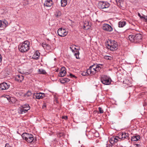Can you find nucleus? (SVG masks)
<instances>
[{"mask_svg":"<svg viewBox=\"0 0 147 147\" xmlns=\"http://www.w3.org/2000/svg\"><path fill=\"white\" fill-rule=\"evenodd\" d=\"M38 72L40 74H46L45 71L42 69H38Z\"/></svg>","mask_w":147,"mask_h":147,"instance_id":"obj_26","label":"nucleus"},{"mask_svg":"<svg viewBox=\"0 0 147 147\" xmlns=\"http://www.w3.org/2000/svg\"><path fill=\"white\" fill-rule=\"evenodd\" d=\"M74 49H76V48H74Z\"/></svg>","mask_w":147,"mask_h":147,"instance_id":"obj_51","label":"nucleus"},{"mask_svg":"<svg viewBox=\"0 0 147 147\" xmlns=\"http://www.w3.org/2000/svg\"><path fill=\"white\" fill-rule=\"evenodd\" d=\"M123 83L127 85H129L131 84V82L129 80L127 79H125L123 81Z\"/></svg>","mask_w":147,"mask_h":147,"instance_id":"obj_27","label":"nucleus"},{"mask_svg":"<svg viewBox=\"0 0 147 147\" xmlns=\"http://www.w3.org/2000/svg\"><path fill=\"white\" fill-rule=\"evenodd\" d=\"M147 104V102L145 101H144L143 103V105L144 106H146Z\"/></svg>","mask_w":147,"mask_h":147,"instance_id":"obj_41","label":"nucleus"},{"mask_svg":"<svg viewBox=\"0 0 147 147\" xmlns=\"http://www.w3.org/2000/svg\"><path fill=\"white\" fill-rule=\"evenodd\" d=\"M24 79V77L22 75L16 76L15 80L19 83L21 82Z\"/></svg>","mask_w":147,"mask_h":147,"instance_id":"obj_13","label":"nucleus"},{"mask_svg":"<svg viewBox=\"0 0 147 147\" xmlns=\"http://www.w3.org/2000/svg\"><path fill=\"white\" fill-rule=\"evenodd\" d=\"M86 73L87 72H86V71H83V72H82V73H81V74L82 76H87V74H86Z\"/></svg>","mask_w":147,"mask_h":147,"instance_id":"obj_35","label":"nucleus"},{"mask_svg":"<svg viewBox=\"0 0 147 147\" xmlns=\"http://www.w3.org/2000/svg\"><path fill=\"white\" fill-rule=\"evenodd\" d=\"M102 29L103 30L108 32H111L113 30V28L111 26L106 24H103Z\"/></svg>","mask_w":147,"mask_h":147,"instance_id":"obj_12","label":"nucleus"},{"mask_svg":"<svg viewBox=\"0 0 147 147\" xmlns=\"http://www.w3.org/2000/svg\"><path fill=\"white\" fill-rule=\"evenodd\" d=\"M83 29L85 30H87L89 29L90 26H89V22L88 21L85 22L84 23L83 26Z\"/></svg>","mask_w":147,"mask_h":147,"instance_id":"obj_19","label":"nucleus"},{"mask_svg":"<svg viewBox=\"0 0 147 147\" xmlns=\"http://www.w3.org/2000/svg\"><path fill=\"white\" fill-rule=\"evenodd\" d=\"M106 43V47L111 51H114L118 49V44L117 41L114 40H110Z\"/></svg>","mask_w":147,"mask_h":147,"instance_id":"obj_1","label":"nucleus"},{"mask_svg":"<svg viewBox=\"0 0 147 147\" xmlns=\"http://www.w3.org/2000/svg\"><path fill=\"white\" fill-rule=\"evenodd\" d=\"M32 94V93L30 91H28L26 94V96H30Z\"/></svg>","mask_w":147,"mask_h":147,"instance_id":"obj_33","label":"nucleus"},{"mask_svg":"<svg viewBox=\"0 0 147 147\" xmlns=\"http://www.w3.org/2000/svg\"><path fill=\"white\" fill-rule=\"evenodd\" d=\"M111 78L106 75L102 76L101 78L102 83L105 85H109L111 84Z\"/></svg>","mask_w":147,"mask_h":147,"instance_id":"obj_7","label":"nucleus"},{"mask_svg":"<svg viewBox=\"0 0 147 147\" xmlns=\"http://www.w3.org/2000/svg\"><path fill=\"white\" fill-rule=\"evenodd\" d=\"M115 143H116L118 142L119 139H121V138H119L118 136H116L115 137Z\"/></svg>","mask_w":147,"mask_h":147,"instance_id":"obj_31","label":"nucleus"},{"mask_svg":"<svg viewBox=\"0 0 147 147\" xmlns=\"http://www.w3.org/2000/svg\"><path fill=\"white\" fill-rule=\"evenodd\" d=\"M5 147H11L8 144H6Z\"/></svg>","mask_w":147,"mask_h":147,"instance_id":"obj_44","label":"nucleus"},{"mask_svg":"<svg viewBox=\"0 0 147 147\" xmlns=\"http://www.w3.org/2000/svg\"><path fill=\"white\" fill-rule=\"evenodd\" d=\"M129 38L130 41L135 43L139 42L142 39V36L140 34H137L133 35H129Z\"/></svg>","mask_w":147,"mask_h":147,"instance_id":"obj_3","label":"nucleus"},{"mask_svg":"<svg viewBox=\"0 0 147 147\" xmlns=\"http://www.w3.org/2000/svg\"><path fill=\"white\" fill-rule=\"evenodd\" d=\"M22 136L24 140L28 143L32 142L34 140L33 136L31 134L24 133L22 135Z\"/></svg>","mask_w":147,"mask_h":147,"instance_id":"obj_4","label":"nucleus"},{"mask_svg":"<svg viewBox=\"0 0 147 147\" xmlns=\"http://www.w3.org/2000/svg\"><path fill=\"white\" fill-rule=\"evenodd\" d=\"M52 0H46L44 3V5L47 7H50L53 5Z\"/></svg>","mask_w":147,"mask_h":147,"instance_id":"obj_15","label":"nucleus"},{"mask_svg":"<svg viewBox=\"0 0 147 147\" xmlns=\"http://www.w3.org/2000/svg\"><path fill=\"white\" fill-rule=\"evenodd\" d=\"M57 33L59 36L61 37L64 36V28H59L57 31Z\"/></svg>","mask_w":147,"mask_h":147,"instance_id":"obj_14","label":"nucleus"},{"mask_svg":"<svg viewBox=\"0 0 147 147\" xmlns=\"http://www.w3.org/2000/svg\"><path fill=\"white\" fill-rule=\"evenodd\" d=\"M69 48L71 49V50L72 51V52H74L75 51L71 47H69Z\"/></svg>","mask_w":147,"mask_h":147,"instance_id":"obj_45","label":"nucleus"},{"mask_svg":"<svg viewBox=\"0 0 147 147\" xmlns=\"http://www.w3.org/2000/svg\"><path fill=\"white\" fill-rule=\"evenodd\" d=\"M45 94L41 92L34 93L33 95V98L34 99H40L45 97Z\"/></svg>","mask_w":147,"mask_h":147,"instance_id":"obj_10","label":"nucleus"},{"mask_svg":"<svg viewBox=\"0 0 147 147\" xmlns=\"http://www.w3.org/2000/svg\"><path fill=\"white\" fill-rule=\"evenodd\" d=\"M66 73V72L65 71V75Z\"/></svg>","mask_w":147,"mask_h":147,"instance_id":"obj_49","label":"nucleus"},{"mask_svg":"<svg viewBox=\"0 0 147 147\" xmlns=\"http://www.w3.org/2000/svg\"><path fill=\"white\" fill-rule=\"evenodd\" d=\"M70 76L71 77V78H74L75 79H76L77 78V77L75 76V75L72 74H70Z\"/></svg>","mask_w":147,"mask_h":147,"instance_id":"obj_37","label":"nucleus"},{"mask_svg":"<svg viewBox=\"0 0 147 147\" xmlns=\"http://www.w3.org/2000/svg\"><path fill=\"white\" fill-rule=\"evenodd\" d=\"M64 67H62V69L61 71H60L59 74V76L60 77H61L59 80V81L62 84H64V78H62L64 76V69H63Z\"/></svg>","mask_w":147,"mask_h":147,"instance_id":"obj_9","label":"nucleus"},{"mask_svg":"<svg viewBox=\"0 0 147 147\" xmlns=\"http://www.w3.org/2000/svg\"><path fill=\"white\" fill-rule=\"evenodd\" d=\"M104 58L107 60H111L112 59V57L110 56H105L104 57Z\"/></svg>","mask_w":147,"mask_h":147,"instance_id":"obj_30","label":"nucleus"},{"mask_svg":"<svg viewBox=\"0 0 147 147\" xmlns=\"http://www.w3.org/2000/svg\"><path fill=\"white\" fill-rule=\"evenodd\" d=\"M91 67H90L89 69L87 70L86 71V74H87V75H89L90 74L91 75H94V72L92 71L91 69Z\"/></svg>","mask_w":147,"mask_h":147,"instance_id":"obj_21","label":"nucleus"},{"mask_svg":"<svg viewBox=\"0 0 147 147\" xmlns=\"http://www.w3.org/2000/svg\"><path fill=\"white\" fill-rule=\"evenodd\" d=\"M67 119V116H65V120H66Z\"/></svg>","mask_w":147,"mask_h":147,"instance_id":"obj_47","label":"nucleus"},{"mask_svg":"<svg viewBox=\"0 0 147 147\" xmlns=\"http://www.w3.org/2000/svg\"><path fill=\"white\" fill-rule=\"evenodd\" d=\"M46 107V103H44L42 106V108L44 109Z\"/></svg>","mask_w":147,"mask_h":147,"instance_id":"obj_40","label":"nucleus"},{"mask_svg":"<svg viewBox=\"0 0 147 147\" xmlns=\"http://www.w3.org/2000/svg\"><path fill=\"white\" fill-rule=\"evenodd\" d=\"M98 110H99V111L100 112V113H103V110L102 109L101 107H99L98 108Z\"/></svg>","mask_w":147,"mask_h":147,"instance_id":"obj_36","label":"nucleus"},{"mask_svg":"<svg viewBox=\"0 0 147 147\" xmlns=\"http://www.w3.org/2000/svg\"><path fill=\"white\" fill-rule=\"evenodd\" d=\"M112 145H111L109 144H107L106 145V147H112Z\"/></svg>","mask_w":147,"mask_h":147,"instance_id":"obj_42","label":"nucleus"},{"mask_svg":"<svg viewBox=\"0 0 147 147\" xmlns=\"http://www.w3.org/2000/svg\"><path fill=\"white\" fill-rule=\"evenodd\" d=\"M58 136L60 137H63V138L64 137V134L63 133H59L58 134Z\"/></svg>","mask_w":147,"mask_h":147,"instance_id":"obj_34","label":"nucleus"},{"mask_svg":"<svg viewBox=\"0 0 147 147\" xmlns=\"http://www.w3.org/2000/svg\"><path fill=\"white\" fill-rule=\"evenodd\" d=\"M10 85L6 82H3L0 84V90H3L8 89Z\"/></svg>","mask_w":147,"mask_h":147,"instance_id":"obj_11","label":"nucleus"},{"mask_svg":"<svg viewBox=\"0 0 147 147\" xmlns=\"http://www.w3.org/2000/svg\"><path fill=\"white\" fill-rule=\"evenodd\" d=\"M62 119H64V116H62Z\"/></svg>","mask_w":147,"mask_h":147,"instance_id":"obj_48","label":"nucleus"},{"mask_svg":"<svg viewBox=\"0 0 147 147\" xmlns=\"http://www.w3.org/2000/svg\"><path fill=\"white\" fill-rule=\"evenodd\" d=\"M61 7H64V0H61Z\"/></svg>","mask_w":147,"mask_h":147,"instance_id":"obj_32","label":"nucleus"},{"mask_svg":"<svg viewBox=\"0 0 147 147\" xmlns=\"http://www.w3.org/2000/svg\"><path fill=\"white\" fill-rule=\"evenodd\" d=\"M70 80L67 78H65V83H67Z\"/></svg>","mask_w":147,"mask_h":147,"instance_id":"obj_38","label":"nucleus"},{"mask_svg":"<svg viewBox=\"0 0 147 147\" xmlns=\"http://www.w3.org/2000/svg\"><path fill=\"white\" fill-rule=\"evenodd\" d=\"M25 109H26V108H25Z\"/></svg>","mask_w":147,"mask_h":147,"instance_id":"obj_50","label":"nucleus"},{"mask_svg":"<svg viewBox=\"0 0 147 147\" xmlns=\"http://www.w3.org/2000/svg\"><path fill=\"white\" fill-rule=\"evenodd\" d=\"M42 46L44 49H46L48 50H49L50 49L49 45L47 44L42 43Z\"/></svg>","mask_w":147,"mask_h":147,"instance_id":"obj_23","label":"nucleus"},{"mask_svg":"<svg viewBox=\"0 0 147 147\" xmlns=\"http://www.w3.org/2000/svg\"><path fill=\"white\" fill-rule=\"evenodd\" d=\"M117 3H120L122 1V0H115Z\"/></svg>","mask_w":147,"mask_h":147,"instance_id":"obj_39","label":"nucleus"},{"mask_svg":"<svg viewBox=\"0 0 147 147\" xmlns=\"http://www.w3.org/2000/svg\"><path fill=\"white\" fill-rule=\"evenodd\" d=\"M115 138L114 137H112L110 139L109 142L111 144H113L115 143Z\"/></svg>","mask_w":147,"mask_h":147,"instance_id":"obj_29","label":"nucleus"},{"mask_svg":"<svg viewBox=\"0 0 147 147\" xmlns=\"http://www.w3.org/2000/svg\"><path fill=\"white\" fill-rule=\"evenodd\" d=\"M68 32L65 31V36L67 35Z\"/></svg>","mask_w":147,"mask_h":147,"instance_id":"obj_46","label":"nucleus"},{"mask_svg":"<svg viewBox=\"0 0 147 147\" xmlns=\"http://www.w3.org/2000/svg\"><path fill=\"white\" fill-rule=\"evenodd\" d=\"M97 6L100 9H106L110 6V4L107 1H100L98 2Z\"/></svg>","mask_w":147,"mask_h":147,"instance_id":"obj_6","label":"nucleus"},{"mask_svg":"<svg viewBox=\"0 0 147 147\" xmlns=\"http://www.w3.org/2000/svg\"><path fill=\"white\" fill-rule=\"evenodd\" d=\"M74 55L76 57V59H78L79 58V51H74Z\"/></svg>","mask_w":147,"mask_h":147,"instance_id":"obj_28","label":"nucleus"},{"mask_svg":"<svg viewBox=\"0 0 147 147\" xmlns=\"http://www.w3.org/2000/svg\"><path fill=\"white\" fill-rule=\"evenodd\" d=\"M103 65L101 64H94L93 65L90 66L91 67V69L92 71L94 72V74H99L100 71L101 69V67H102Z\"/></svg>","mask_w":147,"mask_h":147,"instance_id":"obj_5","label":"nucleus"},{"mask_svg":"<svg viewBox=\"0 0 147 147\" xmlns=\"http://www.w3.org/2000/svg\"><path fill=\"white\" fill-rule=\"evenodd\" d=\"M7 24V22L5 20L4 21H2L1 20H0V28H4L6 27Z\"/></svg>","mask_w":147,"mask_h":147,"instance_id":"obj_17","label":"nucleus"},{"mask_svg":"<svg viewBox=\"0 0 147 147\" xmlns=\"http://www.w3.org/2000/svg\"><path fill=\"white\" fill-rule=\"evenodd\" d=\"M126 24V22L125 21H120L118 23L119 27H123Z\"/></svg>","mask_w":147,"mask_h":147,"instance_id":"obj_24","label":"nucleus"},{"mask_svg":"<svg viewBox=\"0 0 147 147\" xmlns=\"http://www.w3.org/2000/svg\"><path fill=\"white\" fill-rule=\"evenodd\" d=\"M21 107L22 108H20V114L26 113L30 109V108L29 105L27 103L21 105Z\"/></svg>","mask_w":147,"mask_h":147,"instance_id":"obj_8","label":"nucleus"},{"mask_svg":"<svg viewBox=\"0 0 147 147\" xmlns=\"http://www.w3.org/2000/svg\"><path fill=\"white\" fill-rule=\"evenodd\" d=\"M140 139V136L139 135H137L133 136L131 137V140L132 141H138Z\"/></svg>","mask_w":147,"mask_h":147,"instance_id":"obj_20","label":"nucleus"},{"mask_svg":"<svg viewBox=\"0 0 147 147\" xmlns=\"http://www.w3.org/2000/svg\"><path fill=\"white\" fill-rule=\"evenodd\" d=\"M30 42L26 40L20 44L18 46L19 51L22 53L27 52L30 49Z\"/></svg>","mask_w":147,"mask_h":147,"instance_id":"obj_2","label":"nucleus"},{"mask_svg":"<svg viewBox=\"0 0 147 147\" xmlns=\"http://www.w3.org/2000/svg\"><path fill=\"white\" fill-rule=\"evenodd\" d=\"M61 15V13L60 11H56L54 15L55 17L59 18L60 17Z\"/></svg>","mask_w":147,"mask_h":147,"instance_id":"obj_25","label":"nucleus"},{"mask_svg":"<svg viewBox=\"0 0 147 147\" xmlns=\"http://www.w3.org/2000/svg\"><path fill=\"white\" fill-rule=\"evenodd\" d=\"M121 139L123 140L125 139H127L128 137V134L125 133H121Z\"/></svg>","mask_w":147,"mask_h":147,"instance_id":"obj_22","label":"nucleus"},{"mask_svg":"<svg viewBox=\"0 0 147 147\" xmlns=\"http://www.w3.org/2000/svg\"><path fill=\"white\" fill-rule=\"evenodd\" d=\"M40 55V53L38 50L36 51L32 57V59H38Z\"/></svg>","mask_w":147,"mask_h":147,"instance_id":"obj_16","label":"nucleus"},{"mask_svg":"<svg viewBox=\"0 0 147 147\" xmlns=\"http://www.w3.org/2000/svg\"><path fill=\"white\" fill-rule=\"evenodd\" d=\"M142 14L143 16H142L139 13H138V16L139 17H140V18L141 19L144 20L145 22H147V16H145L143 14Z\"/></svg>","mask_w":147,"mask_h":147,"instance_id":"obj_18","label":"nucleus"},{"mask_svg":"<svg viewBox=\"0 0 147 147\" xmlns=\"http://www.w3.org/2000/svg\"><path fill=\"white\" fill-rule=\"evenodd\" d=\"M135 145L136 146V147H140V145L138 144H135Z\"/></svg>","mask_w":147,"mask_h":147,"instance_id":"obj_43","label":"nucleus"}]
</instances>
